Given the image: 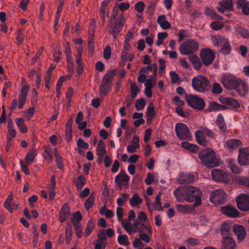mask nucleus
I'll use <instances>...</instances> for the list:
<instances>
[{
	"label": "nucleus",
	"instance_id": "1",
	"mask_svg": "<svg viewBox=\"0 0 249 249\" xmlns=\"http://www.w3.org/2000/svg\"><path fill=\"white\" fill-rule=\"evenodd\" d=\"M174 195L178 201H184L193 202V207H197L202 203V192L197 188L192 186H188L184 188L181 187H178L174 191Z\"/></svg>",
	"mask_w": 249,
	"mask_h": 249
},
{
	"label": "nucleus",
	"instance_id": "2",
	"mask_svg": "<svg viewBox=\"0 0 249 249\" xmlns=\"http://www.w3.org/2000/svg\"><path fill=\"white\" fill-rule=\"evenodd\" d=\"M224 87L228 89H236L241 96H245L249 91L247 84L233 75L225 74L221 77Z\"/></svg>",
	"mask_w": 249,
	"mask_h": 249
},
{
	"label": "nucleus",
	"instance_id": "3",
	"mask_svg": "<svg viewBox=\"0 0 249 249\" xmlns=\"http://www.w3.org/2000/svg\"><path fill=\"white\" fill-rule=\"evenodd\" d=\"M198 157L202 164L208 167L213 168L220 165L219 159L215 157V152L211 148L202 149L199 152Z\"/></svg>",
	"mask_w": 249,
	"mask_h": 249
},
{
	"label": "nucleus",
	"instance_id": "4",
	"mask_svg": "<svg viewBox=\"0 0 249 249\" xmlns=\"http://www.w3.org/2000/svg\"><path fill=\"white\" fill-rule=\"evenodd\" d=\"M192 86L196 91L204 93L209 90L211 84L209 80L205 76L199 75L193 78Z\"/></svg>",
	"mask_w": 249,
	"mask_h": 249
},
{
	"label": "nucleus",
	"instance_id": "5",
	"mask_svg": "<svg viewBox=\"0 0 249 249\" xmlns=\"http://www.w3.org/2000/svg\"><path fill=\"white\" fill-rule=\"evenodd\" d=\"M185 100L190 107L199 111L203 110L206 106L203 99L196 95L186 94Z\"/></svg>",
	"mask_w": 249,
	"mask_h": 249
},
{
	"label": "nucleus",
	"instance_id": "6",
	"mask_svg": "<svg viewBox=\"0 0 249 249\" xmlns=\"http://www.w3.org/2000/svg\"><path fill=\"white\" fill-rule=\"evenodd\" d=\"M198 48L199 44L196 41L193 39H189L181 44L179 50L183 55H189L197 51Z\"/></svg>",
	"mask_w": 249,
	"mask_h": 249
},
{
	"label": "nucleus",
	"instance_id": "7",
	"mask_svg": "<svg viewBox=\"0 0 249 249\" xmlns=\"http://www.w3.org/2000/svg\"><path fill=\"white\" fill-rule=\"evenodd\" d=\"M175 131L177 137L180 140H189L191 137L188 127L183 123H177L175 126Z\"/></svg>",
	"mask_w": 249,
	"mask_h": 249
},
{
	"label": "nucleus",
	"instance_id": "8",
	"mask_svg": "<svg viewBox=\"0 0 249 249\" xmlns=\"http://www.w3.org/2000/svg\"><path fill=\"white\" fill-rule=\"evenodd\" d=\"M200 56L203 64L208 66L213 62L215 53L211 49L205 48L201 51Z\"/></svg>",
	"mask_w": 249,
	"mask_h": 249
},
{
	"label": "nucleus",
	"instance_id": "9",
	"mask_svg": "<svg viewBox=\"0 0 249 249\" xmlns=\"http://www.w3.org/2000/svg\"><path fill=\"white\" fill-rule=\"evenodd\" d=\"M226 195L222 189L214 191L210 195L211 202L215 204H222L226 200Z\"/></svg>",
	"mask_w": 249,
	"mask_h": 249
},
{
	"label": "nucleus",
	"instance_id": "10",
	"mask_svg": "<svg viewBox=\"0 0 249 249\" xmlns=\"http://www.w3.org/2000/svg\"><path fill=\"white\" fill-rule=\"evenodd\" d=\"M211 175L215 181L225 183H228L230 181L228 174L224 171L218 169H213L211 171Z\"/></svg>",
	"mask_w": 249,
	"mask_h": 249
},
{
	"label": "nucleus",
	"instance_id": "11",
	"mask_svg": "<svg viewBox=\"0 0 249 249\" xmlns=\"http://www.w3.org/2000/svg\"><path fill=\"white\" fill-rule=\"evenodd\" d=\"M238 208L242 211H249V196L246 194H240L236 199Z\"/></svg>",
	"mask_w": 249,
	"mask_h": 249
},
{
	"label": "nucleus",
	"instance_id": "12",
	"mask_svg": "<svg viewBox=\"0 0 249 249\" xmlns=\"http://www.w3.org/2000/svg\"><path fill=\"white\" fill-rule=\"evenodd\" d=\"M238 161L241 166L249 165V147L242 148L239 149Z\"/></svg>",
	"mask_w": 249,
	"mask_h": 249
},
{
	"label": "nucleus",
	"instance_id": "13",
	"mask_svg": "<svg viewBox=\"0 0 249 249\" xmlns=\"http://www.w3.org/2000/svg\"><path fill=\"white\" fill-rule=\"evenodd\" d=\"M232 231L235 235L237 236L239 242L242 241L246 238L247 231L243 226L234 224L232 226Z\"/></svg>",
	"mask_w": 249,
	"mask_h": 249
},
{
	"label": "nucleus",
	"instance_id": "14",
	"mask_svg": "<svg viewBox=\"0 0 249 249\" xmlns=\"http://www.w3.org/2000/svg\"><path fill=\"white\" fill-rule=\"evenodd\" d=\"M195 180V176L187 173L181 172L178 177V181L182 184H189Z\"/></svg>",
	"mask_w": 249,
	"mask_h": 249
},
{
	"label": "nucleus",
	"instance_id": "15",
	"mask_svg": "<svg viewBox=\"0 0 249 249\" xmlns=\"http://www.w3.org/2000/svg\"><path fill=\"white\" fill-rule=\"evenodd\" d=\"M236 247L235 241L230 236H225L222 241V249H234Z\"/></svg>",
	"mask_w": 249,
	"mask_h": 249
},
{
	"label": "nucleus",
	"instance_id": "16",
	"mask_svg": "<svg viewBox=\"0 0 249 249\" xmlns=\"http://www.w3.org/2000/svg\"><path fill=\"white\" fill-rule=\"evenodd\" d=\"M109 33L112 35L114 39H116L120 31L122 30L123 27L121 24L116 23L113 24V22H109Z\"/></svg>",
	"mask_w": 249,
	"mask_h": 249
},
{
	"label": "nucleus",
	"instance_id": "17",
	"mask_svg": "<svg viewBox=\"0 0 249 249\" xmlns=\"http://www.w3.org/2000/svg\"><path fill=\"white\" fill-rule=\"evenodd\" d=\"M222 211L224 214L231 217H236L239 216V213L238 211L235 208L232 207H224L222 209Z\"/></svg>",
	"mask_w": 249,
	"mask_h": 249
},
{
	"label": "nucleus",
	"instance_id": "18",
	"mask_svg": "<svg viewBox=\"0 0 249 249\" xmlns=\"http://www.w3.org/2000/svg\"><path fill=\"white\" fill-rule=\"evenodd\" d=\"M236 4L238 9H242L244 15H249V1L247 0H238Z\"/></svg>",
	"mask_w": 249,
	"mask_h": 249
},
{
	"label": "nucleus",
	"instance_id": "19",
	"mask_svg": "<svg viewBox=\"0 0 249 249\" xmlns=\"http://www.w3.org/2000/svg\"><path fill=\"white\" fill-rule=\"evenodd\" d=\"M208 107L207 109L208 112H212L215 111L223 110L226 108V107L214 101H210L208 105Z\"/></svg>",
	"mask_w": 249,
	"mask_h": 249
},
{
	"label": "nucleus",
	"instance_id": "20",
	"mask_svg": "<svg viewBox=\"0 0 249 249\" xmlns=\"http://www.w3.org/2000/svg\"><path fill=\"white\" fill-rule=\"evenodd\" d=\"M195 137L197 142L203 146L207 145L208 141L206 139L204 134L201 130H197L195 133Z\"/></svg>",
	"mask_w": 249,
	"mask_h": 249
},
{
	"label": "nucleus",
	"instance_id": "21",
	"mask_svg": "<svg viewBox=\"0 0 249 249\" xmlns=\"http://www.w3.org/2000/svg\"><path fill=\"white\" fill-rule=\"evenodd\" d=\"M111 84L102 81L100 86V96L103 97L104 96L107 95L109 90L111 89Z\"/></svg>",
	"mask_w": 249,
	"mask_h": 249
},
{
	"label": "nucleus",
	"instance_id": "22",
	"mask_svg": "<svg viewBox=\"0 0 249 249\" xmlns=\"http://www.w3.org/2000/svg\"><path fill=\"white\" fill-rule=\"evenodd\" d=\"M96 151L97 154L99 157L102 158V157H104V155L106 154V146L103 140H100L98 142L97 146L96 147Z\"/></svg>",
	"mask_w": 249,
	"mask_h": 249
},
{
	"label": "nucleus",
	"instance_id": "23",
	"mask_svg": "<svg viewBox=\"0 0 249 249\" xmlns=\"http://www.w3.org/2000/svg\"><path fill=\"white\" fill-rule=\"evenodd\" d=\"M232 230V226L228 222H224L221 228V231L223 236H230Z\"/></svg>",
	"mask_w": 249,
	"mask_h": 249
},
{
	"label": "nucleus",
	"instance_id": "24",
	"mask_svg": "<svg viewBox=\"0 0 249 249\" xmlns=\"http://www.w3.org/2000/svg\"><path fill=\"white\" fill-rule=\"evenodd\" d=\"M116 74V70L108 71L102 79V81L111 84L114 76Z\"/></svg>",
	"mask_w": 249,
	"mask_h": 249
},
{
	"label": "nucleus",
	"instance_id": "25",
	"mask_svg": "<svg viewBox=\"0 0 249 249\" xmlns=\"http://www.w3.org/2000/svg\"><path fill=\"white\" fill-rule=\"evenodd\" d=\"M216 124L222 132H225L227 130L226 124L224 122V119L221 114H219L217 116Z\"/></svg>",
	"mask_w": 249,
	"mask_h": 249
},
{
	"label": "nucleus",
	"instance_id": "26",
	"mask_svg": "<svg viewBox=\"0 0 249 249\" xmlns=\"http://www.w3.org/2000/svg\"><path fill=\"white\" fill-rule=\"evenodd\" d=\"M222 47L220 50V53L224 55L228 54L230 53L231 47L227 38H225V40L222 42Z\"/></svg>",
	"mask_w": 249,
	"mask_h": 249
},
{
	"label": "nucleus",
	"instance_id": "27",
	"mask_svg": "<svg viewBox=\"0 0 249 249\" xmlns=\"http://www.w3.org/2000/svg\"><path fill=\"white\" fill-rule=\"evenodd\" d=\"M234 29L237 34L245 38H249V31L245 28L237 25L234 27Z\"/></svg>",
	"mask_w": 249,
	"mask_h": 249
},
{
	"label": "nucleus",
	"instance_id": "28",
	"mask_svg": "<svg viewBox=\"0 0 249 249\" xmlns=\"http://www.w3.org/2000/svg\"><path fill=\"white\" fill-rule=\"evenodd\" d=\"M181 145L183 148L192 152H196L198 149V147L196 145L187 142H182L181 143Z\"/></svg>",
	"mask_w": 249,
	"mask_h": 249
},
{
	"label": "nucleus",
	"instance_id": "29",
	"mask_svg": "<svg viewBox=\"0 0 249 249\" xmlns=\"http://www.w3.org/2000/svg\"><path fill=\"white\" fill-rule=\"evenodd\" d=\"M176 207L178 211L184 213H191L194 211V207L188 205H183L181 204H177Z\"/></svg>",
	"mask_w": 249,
	"mask_h": 249
},
{
	"label": "nucleus",
	"instance_id": "30",
	"mask_svg": "<svg viewBox=\"0 0 249 249\" xmlns=\"http://www.w3.org/2000/svg\"><path fill=\"white\" fill-rule=\"evenodd\" d=\"M226 143L229 148L235 149L241 145V142L238 139H231L228 140Z\"/></svg>",
	"mask_w": 249,
	"mask_h": 249
},
{
	"label": "nucleus",
	"instance_id": "31",
	"mask_svg": "<svg viewBox=\"0 0 249 249\" xmlns=\"http://www.w3.org/2000/svg\"><path fill=\"white\" fill-rule=\"evenodd\" d=\"M16 123L22 133L27 132V127L24 124V120L23 118H17Z\"/></svg>",
	"mask_w": 249,
	"mask_h": 249
},
{
	"label": "nucleus",
	"instance_id": "32",
	"mask_svg": "<svg viewBox=\"0 0 249 249\" xmlns=\"http://www.w3.org/2000/svg\"><path fill=\"white\" fill-rule=\"evenodd\" d=\"M86 184V180L83 175L79 176L75 181V185L77 190H79L83 188Z\"/></svg>",
	"mask_w": 249,
	"mask_h": 249
},
{
	"label": "nucleus",
	"instance_id": "33",
	"mask_svg": "<svg viewBox=\"0 0 249 249\" xmlns=\"http://www.w3.org/2000/svg\"><path fill=\"white\" fill-rule=\"evenodd\" d=\"M142 199L137 193L134 194L132 197L129 199V202L132 207L136 206L137 205L142 203Z\"/></svg>",
	"mask_w": 249,
	"mask_h": 249
},
{
	"label": "nucleus",
	"instance_id": "34",
	"mask_svg": "<svg viewBox=\"0 0 249 249\" xmlns=\"http://www.w3.org/2000/svg\"><path fill=\"white\" fill-rule=\"evenodd\" d=\"M36 155V151L35 149L30 150L26 154L25 160L27 162L30 161L29 164H31L34 161Z\"/></svg>",
	"mask_w": 249,
	"mask_h": 249
},
{
	"label": "nucleus",
	"instance_id": "35",
	"mask_svg": "<svg viewBox=\"0 0 249 249\" xmlns=\"http://www.w3.org/2000/svg\"><path fill=\"white\" fill-rule=\"evenodd\" d=\"M219 4L223 7L226 10H233V1L232 0H222L219 2Z\"/></svg>",
	"mask_w": 249,
	"mask_h": 249
},
{
	"label": "nucleus",
	"instance_id": "36",
	"mask_svg": "<svg viewBox=\"0 0 249 249\" xmlns=\"http://www.w3.org/2000/svg\"><path fill=\"white\" fill-rule=\"evenodd\" d=\"M129 50L123 49L122 52V60L123 61L125 62L126 60L132 61L134 58V55L128 53Z\"/></svg>",
	"mask_w": 249,
	"mask_h": 249
},
{
	"label": "nucleus",
	"instance_id": "37",
	"mask_svg": "<svg viewBox=\"0 0 249 249\" xmlns=\"http://www.w3.org/2000/svg\"><path fill=\"white\" fill-rule=\"evenodd\" d=\"M95 195L92 193L87 198L85 203V207L87 210H89L93 206L94 202Z\"/></svg>",
	"mask_w": 249,
	"mask_h": 249
},
{
	"label": "nucleus",
	"instance_id": "38",
	"mask_svg": "<svg viewBox=\"0 0 249 249\" xmlns=\"http://www.w3.org/2000/svg\"><path fill=\"white\" fill-rule=\"evenodd\" d=\"M94 227V223L91 219L89 220L84 232V236H88L92 231Z\"/></svg>",
	"mask_w": 249,
	"mask_h": 249
},
{
	"label": "nucleus",
	"instance_id": "39",
	"mask_svg": "<svg viewBox=\"0 0 249 249\" xmlns=\"http://www.w3.org/2000/svg\"><path fill=\"white\" fill-rule=\"evenodd\" d=\"M67 226L65 229L66 242L69 243L71 239L72 235V229L71 225L69 224L68 223H67Z\"/></svg>",
	"mask_w": 249,
	"mask_h": 249
},
{
	"label": "nucleus",
	"instance_id": "40",
	"mask_svg": "<svg viewBox=\"0 0 249 249\" xmlns=\"http://www.w3.org/2000/svg\"><path fill=\"white\" fill-rule=\"evenodd\" d=\"M133 37V33L132 32L129 31L128 32V33H127L126 36H125V41H124V45L123 49L126 50H129V46H130L129 41Z\"/></svg>",
	"mask_w": 249,
	"mask_h": 249
},
{
	"label": "nucleus",
	"instance_id": "41",
	"mask_svg": "<svg viewBox=\"0 0 249 249\" xmlns=\"http://www.w3.org/2000/svg\"><path fill=\"white\" fill-rule=\"evenodd\" d=\"M185 243L188 247H194L200 244V241L197 239L192 237L187 239Z\"/></svg>",
	"mask_w": 249,
	"mask_h": 249
},
{
	"label": "nucleus",
	"instance_id": "42",
	"mask_svg": "<svg viewBox=\"0 0 249 249\" xmlns=\"http://www.w3.org/2000/svg\"><path fill=\"white\" fill-rule=\"evenodd\" d=\"M225 37L220 36H213L212 37V41L215 46H221L222 42L225 40Z\"/></svg>",
	"mask_w": 249,
	"mask_h": 249
},
{
	"label": "nucleus",
	"instance_id": "43",
	"mask_svg": "<svg viewBox=\"0 0 249 249\" xmlns=\"http://www.w3.org/2000/svg\"><path fill=\"white\" fill-rule=\"evenodd\" d=\"M161 193L159 192L156 197V202L154 203V208L158 211H162L163 208L160 202Z\"/></svg>",
	"mask_w": 249,
	"mask_h": 249
},
{
	"label": "nucleus",
	"instance_id": "44",
	"mask_svg": "<svg viewBox=\"0 0 249 249\" xmlns=\"http://www.w3.org/2000/svg\"><path fill=\"white\" fill-rule=\"evenodd\" d=\"M130 89H131V97L132 99H135L137 95L138 92L140 91V89L138 86H137L135 84L132 83L130 86Z\"/></svg>",
	"mask_w": 249,
	"mask_h": 249
},
{
	"label": "nucleus",
	"instance_id": "45",
	"mask_svg": "<svg viewBox=\"0 0 249 249\" xmlns=\"http://www.w3.org/2000/svg\"><path fill=\"white\" fill-rule=\"evenodd\" d=\"M146 105L144 99L141 98L136 100L135 107L138 111L142 110Z\"/></svg>",
	"mask_w": 249,
	"mask_h": 249
},
{
	"label": "nucleus",
	"instance_id": "46",
	"mask_svg": "<svg viewBox=\"0 0 249 249\" xmlns=\"http://www.w3.org/2000/svg\"><path fill=\"white\" fill-rule=\"evenodd\" d=\"M122 225L125 230L129 233L130 234L132 232H136L137 230L134 229L133 227L132 224L130 222H127L124 224V222H122Z\"/></svg>",
	"mask_w": 249,
	"mask_h": 249
},
{
	"label": "nucleus",
	"instance_id": "47",
	"mask_svg": "<svg viewBox=\"0 0 249 249\" xmlns=\"http://www.w3.org/2000/svg\"><path fill=\"white\" fill-rule=\"evenodd\" d=\"M118 242L121 245H127L129 244L128 237L126 234L119 235L118 237Z\"/></svg>",
	"mask_w": 249,
	"mask_h": 249
},
{
	"label": "nucleus",
	"instance_id": "48",
	"mask_svg": "<svg viewBox=\"0 0 249 249\" xmlns=\"http://www.w3.org/2000/svg\"><path fill=\"white\" fill-rule=\"evenodd\" d=\"M226 103L230 105L231 106L235 108H238L240 107V104L239 102L235 99L232 98H226Z\"/></svg>",
	"mask_w": 249,
	"mask_h": 249
},
{
	"label": "nucleus",
	"instance_id": "49",
	"mask_svg": "<svg viewBox=\"0 0 249 249\" xmlns=\"http://www.w3.org/2000/svg\"><path fill=\"white\" fill-rule=\"evenodd\" d=\"M65 76H61L59 77L57 84H56V91L57 94V97H59V95L61 93V89L62 86V83L64 81V78Z\"/></svg>",
	"mask_w": 249,
	"mask_h": 249
},
{
	"label": "nucleus",
	"instance_id": "50",
	"mask_svg": "<svg viewBox=\"0 0 249 249\" xmlns=\"http://www.w3.org/2000/svg\"><path fill=\"white\" fill-rule=\"evenodd\" d=\"M212 91L214 94H219L222 92V88L220 84L215 83L213 85Z\"/></svg>",
	"mask_w": 249,
	"mask_h": 249
},
{
	"label": "nucleus",
	"instance_id": "51",
	"mask_svg": "<svg viewBox=\"0 0 249 249\" xmlns=\"http://www.w3.org/2000/svg\"><path fill=\"white\" fill-rule=\"evenodd\" d=\"M238 184L249 188V177H241L238 179Z\"/></svg>",
	"mask_w": 249,
	"mask_h": 249
},
{
	"label": "nucleus",
	"instance_id": "52",
	"mask_svg": "<svg viewBox=\"0 0 249 249\" xmlns=\"http://www.w3.org/2000/svg\"><path fill=\"white\" fill-rule=\"evenodd\" d=\"M146 115L147 117L150 118L151 120H152L156 115V111L155 108L153 106H149L147 108Z\"/></svg>",
	"mask_w": 249,
	"mask_h": 249
},
{
	"label": "nucleus",
	"instance_id": "53",
	"mask_svg": "<svg viewBox=\"0 0 249 249\" xmlns=\"http://www.w3.org/2000/svg\"><path fill=\"white\" fill-rule=\"evenodd\" d=\"M146 230L149 232H152V230L150 227H147L144 223H141L136 230L137 231L139 232L140 233H141Z\"/></svg>",
	"mask_w": 249,
	"mask_h": 249
},
{
	"label": "nucleus",
	"instance_id": "54",
	"mask_svg": "<svg viewBox=\"0 0 249 249\" xmlns=\"http://www.w3.org/2000/svg\"><path fill=\"white\" fill-rule=\"evenodd\" d=\"M77 145L78 148H83L87 150L89 148V145L87 142H85L82 139L80 138L77 142Z\"/></svg>",
	"mask_w": 249,
	"mask_h": 249
},
{
	"label": "nucleus",
	"instance_id": "55",
	"mask_svg": "<svg viewBox=\"0 0 249 249\" xmlns=\"http://www.w3.org/2000/svg\"><path fill=\"white\" fill-rule=\"evenodd\" d=\"M24 37V34L23 32L21 30H18L17 32V36L16 37L18 45H20L22 44Z\"/></svg>",
	"mask_w": 249,
	"mask_h": 249
},
{
	"label": "nucleus",
	"instance_id": "56",
	"mask_svg": "<svg viewBox=\"0 0 249 249\" xmlns=\"http://www.w3.org/2000/svg\"><path fill=\"white\" fill-rule=\"evenodd\" d=\"M119 11L118 8L116 6H114L112 13L111 14L109 22H114L116 20L117 16L118 15Z\"/></svg>",
	"mask_w": 249,
	"mask_h": 249
},
{
	"label": "nucleus",
	"instance_id": "57",
	"mask_svg": "<svg viewBox=\"0 0 249 249\" xmlns=\"http://www.w3.org/2000/svg\"><path fill=\"white\" fill-rule=\"evenodd\" d=\"M159 65H160L159 74L160 76H162L163 71L165 69L166 61L164 59L160 58L159 60Z\"/></svg>",
	"mask_w": 249,
	"mask_h": 249
},
{
	"label": "nucleus",
	"instance_id": "58",
	"mask_svg": "<svg viewBox=\"0 0 249 249\" xmlns=\"http://www.w3.org/2000/svg\"><path fill=\"white\" fill-rule=\"evenodd\" d=\"M126 174L124 170H122L120 171V173L115 177V181L118 184V185L121 188H122L123 184L120 181V178L124 175Z\"/></svg>",
	"mask_w": 249,
	"mask_h": 249
},
{
	"label": "nucleus",
	"instance_id": "59",
	"mask_svg": "<svg viewBox=\"0 0 249 249\" xmlns=\"http://www.w3.org/2000/svg\"><path fill=\"white\" fill-rule=\"evenodd\" d=\"M19 164L20 165L21 169L24 173L26 175H29L30 171L28 168V165L25 164L22 160H19Z\"/></svg>",
	"mask_w": 249,
	"mask_h": 249
},
{
	"label": "nucleus",
	"instance_id": "60",
	"mask_svg": "<svg viewBox=\"0 0 249 249\" xmlns=\"http://www.w3.org/2000/svg\"><path fill=\"white\" fill-rule=\"evenodd\" d=\"M145 4L142 1H139L135 4V10L139 13L143 12Z\"/></svg>",
	"mask_w": 249,
	"mask_h": 249
},
{
	"label": "nucleus",
	"instance_id": "61",
	"mask_svg": "<svg viewBox=\"0 0 249 249\" xmlns=\"http://www.w3.org/2000/svg\"><path fill=\"white\" fill-rule=\"evenodd\" d=\"M229 168L234 173L240 174L241 172V170L232 162H230L229 165Z\"/></svg>",
	"mask_w": 249,
	"mask_h": 249
},
{
	"label": "nucleus",
	"instance_id": "62",
	"mask_svg": "<svg viewBox=\"0 0 249 249\" xmlns=\"http://www.w3.org/2000/svg\"><path fill=\"white\" fill-rule=\"evenodd\" d=\"M98 239L100 242H102V241H104L106 239L107 237L106 236V233L104 230H99L97 234Z\"/></svg>",
	"mask_w": 249,
	"mask_h": 249
},
{
	"label": "nucleus",
	"instance_id": "63",
	"mask_svg": "<svg viewBox=\"0 0 249 249\" xmlns=\"http://www.w3.org/2000/svg\"><path fill=\"white\" fill-rule=\"evenodd\" d=\"M169 74L171 77V82L172 83H176L179 79L178 75L174 71H171Z\"/></svg>",
	"mask_w": 249,
	"mask_h": 249
},
{
	"label": "nucleus",
	"instance_id": "64",
	"mask_svg": "<svg viewBox=\"0 0 249 249\" xmlns=\"http://www.w3.org/2000/svg\"><path fill=\"white\" fill-rule=\"evenodd\" d=\"M59 213L70 215V208L67 203H65L63 205Z\"/></svg>",
	"mask_w": 249,
	"mask_h": 249
}]
</instances>
